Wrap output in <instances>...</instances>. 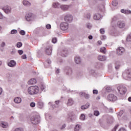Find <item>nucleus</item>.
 I'll list each match as a JSON object with an SVG mask.
<instances>
[{
  "mask_svg": "<svg viewBox=\"0 0 131 131\" xmlns=\"http://www.w3.org/2000/svg\"><path fill=\"white\" fill-rule=\"evenodd\" d=\"M73 20V16H72L71 14H67L64 17V21H66V22H69L70 23V22H72Z\"/></svg>",
  "mask_w": 131,
  "mask_h": 131,
  "instance_id": "obj_9",
  "label": "nucleus"
},
{
  "mask_svg": "<svg viewBox=\"0 0 131 131\" xmlns=\"http://www.w3.org/2000/svg\"><path fill=\"white\" fill-rule=\"evenodd\" d=\"M16 53V49H13L12 51L11 52V55H14Z\"/></svg>",
  "mask_w": 131,
  "mask_h": 131,
  "instance_id": "obj_50",
  "label": "nucleus"
},
{
  "mask_svg": "<svg viewBox=\"0 0 131 131\" xmlns=\"http://www.w3.org/2000/svg\"><path fill=\"white\" fill-rule=\"evenodd\" d=\"M6 19V17L4 16L2 12H0V19Z\"/></svg>",
  "mask_w": 131,
  "mask_h": 131,
  "instance_id": "obj_40",
  "label": "nucleus"
},
{
  "mask_svg": "<svg viewBox=\"0 0 131 131\" xmlns=\"http://www.w3.org/2000/svg\"><path fill=\"white\" fill-rule=\"evenodd\" d=\"M69 27V25L66 22H63L60 24V28L61 30H67Z\"/></svg>",
  "mask_w": 131,
  "mask_h": 131,
  "instance_id": "obj_6",
  "label": "nucleus"
},
{
  "mask_svg": "<svg viewBox=\"0 0 131 131\" xmlns=\"http://www.w3.org/2000/svg\"><path fill=\"white\" fill-rule=\"evenodd\" d=\"M40 88L41 91H43L46 89V86H45V85L42 84L40 85Z\"/></svg>",
  "mask_w": 131,
  "mask_h": 131,
  "instance_id": "obj_46",
  "label": "nucleus"
},
{
  "mask_svg": "<svg viewBox=\"0 0 131 131\" xmlns=\"http://www.w3.org/2000/svg\"><path fill=\"white\" fill-rule=\"evenodd\" d=\"M60 104V101L57 100L55 101V104L53 105V108H58L59 107V105Z\"/></svg>",
  "mask_w": 131,
  "mask_h": 131,
  "instance_id": "obj_30",
  "label": "nucleus"
},
{
  "mask_svg": "<svg viewBox=\"0 0 131 131\" xmlns=\"http://www.w3.org/2000/svg\"><path fill=\"white\" fill-rule=\"evenodd\" d=\"M28 93L29 95H37L39 93V88L36 85L31 86L28 88Z\"/></svg>",
  "mask_w": 131,
  "mask_h": 131,
  "instance_id": "obj_1",
  "label": "nucleus"
},
{
  "mask_svg": "<svg viewBox=\"0 0 131 131\" xmlns=\"http://www.w3.org/2000/svg\"><path fill=\"white\" fill-rule=\"evenodd\" d=\"M0 125L2 127H3V128H7L9 127V124L6 122H2Z\"/></svg>",
  "mask_w": 131,
  "mask_h": 131,
  "instance_id": "obj_14",
  "label": "nucleus"
},
{
  "mask_svg": "<svg viewBox=\"0 0 131 131\" xmlns=\"http://www.w3.org/2000/svg\"><path fill=\"white\" fill-rule=\"evenodd\" d=\"M74 60L76 64H80L81 63V59L79 56H75Z\"/></svg>",
  "mask_w": 131,
  "mask_h": 131,
  "instance_id": "obj_16",
  "label": "nucleus"
},
{
  "mask_svg": "<svg viewBox=\"0 0 131 131\" xmlns=\"http://www.w3.org/2000/svg\"><path fill=\"white\" fill-rule=\"evenodd\" d=\"M124 52H125V49L123 47H119L117 49L116 53L119 56H121V55H123Z\"/></svg>",
  "mask_w": 131,
  "mask_h": 131,
  "instance_id": "obj_7",
  "label": "nucleus"
},
{
  "mask_svg": "<svg viewBox=\"0 0 131 131\" xmlns=\"http://www.w3.org/2000/svg\"><path fill=\"white\" fill-rule=\"evenodd\" d=\"M121 13H123V14H131L130 10H124V9H121Z\"/></svg>",
  "mask_w": 131,
  "mask_h": 131,
  "instance_id": "obj_28",
  "label": "nucleus"
},
{
  "mask_svg": "<svg viewBox=\"0 0 131 131\" xmlns=\"http://www.w3.org/2000/svg\"><path fill=\"white\" fill-rule=\"evenodd\" d=\"M14 101L16 104H20L22 102V99L20 97H16L14 99Z\"/></svg>",
  "mask_w": 131,
  "mask_h": 131,
  "instance_id": "obj_21",
  "label": "nucleus"
},
{
  "mask_svg": "<svg viewBox=\"0 0 131 131\" xmlns=\"http://www.w3.org/2000/svg\"><path fill=\"white\" fill-rule=\"evenodd\" d=\"M74 104V100L72 98H69L67 103V106H72Z\"/></svg>",
  "mask_w": 131,
  "mask_h": 131,
  "instance_id": "obj_13",
  "label": "nucleus"
},
{
  "mask_svg": "<svg viewBox=\"0 0 131 131\" xmlns=\"http://www.w3.org/2000/svg\"><path fill=\"white\" fill-rule=\"evenodd\" d=\"M80 119L81 120H85V115L84 114H82L80 117Z\"/></svg>",
  "mask_w": 131,
  "mask_h": 131,
  "instance_id": "obj_32",
  "label": "nucleus"
},
{
  "mask_svg": "<svg viewBox=\"0 0 131 131\" xmlns=\"http://www.w3.org/2000/svg\"><path fill=\"white\" fill-rule=\"evenodd\" d=\"M67 74L68 75H71V74H72V70L71 69H69V70L67 73Z\"/></svg>",
  "mask_w": 131,
  "mask_h": 131,
  "instance_id": "obj_34",
  "label": "nucleus"
},
{
  "mask_svg": "<svg viewBox=\"0 0 131 131\" xmlns=\"http://www.w3.org/2000/svg\"><path fill=\"white\" fill-rule=\"evenodd\" d=\"M85 18H86V19H88V20H90L91 19V14L88 13L85 15Z\"/></svg>",
  "mask_w": 131,
  "mask_h": 131,
  "instance_id": "obj_36",
  "label": "nucleus"
},
{
  "mask_svg": "<svg viewBox=\"0 0 131 131\" xmlns=\"http://www.w3.org/2000/svg\"><path fill=\"white\" fill-rule=\"evenodd\" d=\"M23 4L24 6H25L26 7H30V6L31 5V4L26 0H24L23 1Z\"/></svg>",
  "mask_w": 131,
  "mask_h": 131,
  "instance_id": "obj_22",
  "label": "nucleus"
},
{
  "mask_svg": "<svg viewBox=\"0 0 131 131\" xmlns=\"http://www.w3.org/2000/svg\"><path fill=\"white\" fill-rule=\"evenodd\" d=\"M60 7L61 4L59 3V2H53L52 4V8H54V9H59Z\"/></svg>",
  "mask_w": 131,
  "mask_h": 131,
  "instance_id": "obj_11",
  "label": "nucleus"
},
{
  "mask_svg": "<svg viewBox=\"0 0 131 131\" xmlns=\"http://www.w3.org/2000/svg\"><path fill=\"white\" fill-rule=\"evenodd\" d=\"M85 94V93L82 92L79 93V96L80 97H84Z\"/></svg>",
  "mask_w": 131,
  "mask_h": 131,
  "instance_id": "obj_43",
  "label": "nucleus"
},
{
  "mask_svg": "<svg viewBox=\"0 0 131 131\" xmlns=\"http://www.w3.org/2000/svg\"><path fill=\"white\" fill-rule=\"evenodd\" d=\"M117 26L119 28H124V27H125V22L123 21H118L117 23Z\"/></svg>",
  "mask_w": 131,
  "mask_h": 131,
  "instance_id": "obj_10",
  "label": "nucleus"
},
{
  "mask_svg": "<svg viewBox=\"0 0 131 131\" xmlns=\"http://www.w3.org/2000/svg\"><path fill=\"white\" fill-rule=\"evenodd\" d=\"M37 105L38 108H39L40 109H42V108H43V102L41 101L38 102Z\"/></svg>",
  "mask_w": 131,
  "mask_h": 131,
  "instance_id": "obj_27",
  "label": "nucleus"
},
{
  "mask_svg": "<svg viewBox=\"0 0 131 131\" xmlns=\"http://www.w3.org/2000/svg\"><path fill=\"white\" fill-rule=\"evenodd\" d=\"M100 53L102 54H106V48L105 47H101L100 49Z\"/></svg>",
  "mask_w": 131,
  "mask_h": 131,
  "instance_id": "obj_31",
  "label": "nucleus"
},
{
  "mask_svg": "<svg viewBox=\"0 0 131 131\" xmlns=\"http://www.w3.org/2000/svg\"><path fill=\"white\" fill-rule=\"evenodd\" d=\"M19 34H20L21 35H25V31L21 30L19 32Z\"/></svg>",
  "mask_w": 131,
  "mask_h": 131,
  "instance_id": "obj_44",
  "label": "nucleus"
},
{
  "mask_svg": "<svg viewBox=\"0 0 131 131\" xmlns=\"http://www.w3.org/2000/svg\"><path fill=\"white\" fill-rule=\"evenodd\" d=\"M88 38H89V39H93V36L92 35L89 36Z\"/></svg>",
  "mask_w": 131,
  "mask_h": 131,
  "instance_id": "obj_64",
  "label": "nucleus"
},
{
  "mask_svg": "<svg viewBox=\"0 0 131 131\" xmlns=\"http://www.w3.org/2000/svg\"><path fill=\"white\" fill-rule=\"evenodd\" d=\"M60 69H57L56 71V73L57 74H59V73H60Z\"/></svg>",
  "mask_w": 131,
  "mask_h": 131,
  "instance_id": "obj_61",
  "label": "nucleus"
},
{
  "mask_svg": "<svg viewBox=\"0 0 131 131\" xmlns=\"http://www.w3.org/2000/svg\"><path fill=\"white\" fill-rule=\"evenodd\" d=\"M86 27H87V28H89V29H91V28H92L93 26L90 23H87Z\"/></svg>",
  "mask_w": 131,
  "mask_h": 131,
  "instance_id": "obj_37",
  "label": "nucleus"
},
{
  "mask_svg": "<svg viewBox=\"0 0 131 131\" xmlns=\"http://www.w3.org/2000/svg\"><path fill=\"white\" fill-rule=\"evenodd\" d=\"M98 10L100 12H104L105 11V6L104 5H101L98 7Z\"/></svg>",
  "mask_w": 131,
  "mask_h": 131,
  "instance_id": "obj_29",
  "label": "nucleus"
},
{
  "mask_svg": "<svg viewBox=\"0 0 131 131\" xmlns=\"http://www.w3.org/2000/svg\"><path fill=\"white\" fill-rule=\"evenodd\" d=\"M60 8L61 9V10H62V11H64V12L66 11H68V10H70V9H72V5H60Z\"/></svg>",
  "mask_w": 131,
  "mask_h": 131,
  "instance_id": "obj_5",
  "label": "nucleus"
},
{
  "mask_svg": "<svg viewBox=\"0 0 131 131\" xmlns=\"http://www.w3.org/2000/svg\"><path fill=\"white\" fill-rule=\"evenodd\" d=\"M2 94H3V89L0 88V95H2Z\"/></svg>",
  "mask_w": 131,
  "mask_h": 131,
  "instance_id": "obj_63",
  "label": "nucleus"
},
{
  "mask_svg": "<svg viewBox=\"0 0 131 131\" xmlns=\"http://www.w3.org/2000/svg\"><path fill=\"white\" fill-rule=\"evenodd\" d=\"M47 63H48V64H51V63H52V61L50 59H47Z\"/></svg>",
  "mask_w": 131,
  "mask_h": 131,
  "instance_id": "obj_59",
  "label": "nucleus"
},
{
  "mask_svg": "<svg viewBox=\"0 0 131 131\" xmlns=\"http://www.w3.org/2000/svg\"><path fill=\"white\" fill-rule=\"evenodd\" d=\"M100 33H101L102 34H104L105 33V30L104 29H101L100 30Z\"/></svg>",
  "mask_w": 131,
  "mask_h": 131,
  "instance_id": "obj_52",
  "label": "nucleus"
},
{
  "mask_svg": "<svg viewBox=\"0 0 131 131\" xmlns=\"http://www.w3.org/2000/svg\"><path fill=\"white\" fill-rule=\"evenodd\" d=\"M98 59L99 61H106L107 57H106V56H105L99 55L98 56Z\"/></svg>",
  "mask_w": 131,
  "mask_h": 131,
  "instance_id": "obj_20",
  "label": "nucleus"
},
{
  "mask_svg": "<svg viewBox=\"0 0 131 131\" xmlns=\"http://www.w3.org/2000/svg\"><path fill=\"white\" fill-rule=\"evenodd\" d=\"M118 127V125L115 126L114 128L112 129V131H116V129H117Z\"/></svg>",
  "mask_w": 131,
  "mask_h": 131,
  "instance_id": "obj_56",
  "label": "nucleus"
},
{
  "mask_svg": "<svg viewBox=\"0 0 131 131\" xmlns=\"http://www.w3.org/2000/svg\"><path fill=\"white\" fill-rule=\"evenodd\" d=\"M90 106H91V104L90 103H87L85 105L81 106V108L82 110H84L88 109Z\"/></svg>",
  "mask_w": 131,
  "mask_h": 131,
  "instance_id": "obj_24",
  "label": "nucleus"
},
{
  "mask_svg": "<svg viewBox=\"0 0 131 131\" xmlns=\"http://www.w3.org/2000/svg\"><path fill=\"white\" fill-rule=\"evenodd\" d=\"M127 41H131V34H130L126 38Z\"/></svg>",
  "mask_w": 131,
  "mask_h": 131,
  "instance_id": "obj_39",
  "label": "nucleus"
},
{
  "mask_svg": "<svg viewBox=\"0 0 131 131\" xmlns=\"http://www.w3.org/2000/svg\"><path fill=\"white\" fill-rule=\"evenodd\" d=\"M101 17H102V16L101 15V14H100L99 13H96L94 15V20H100L101 19Z\"/></svg>",
  "mask_w": 131,
  "mask_h": 131,
  "instance_id": "obj_18",
  "label": "nucleus"
},
{
  "mask_svg": "<svg viewBox=\"0 0 131 131\" xmlns=\"http://www.w3.org/2000/svg\"><path fill=\"white\" fill-rule=\"evenodd\" d=\"M52 42H53V43H56V42H57V38H53Z\"/></svg>",
  "mask_w": 131,
  "mask_h": 131,
  "instance_id": "obj_47",
  "label": "nucleus"
},
{
  "mask_svg": "<svg viewBox=\"0 0 131 131\" xmlns=\"http://www.w3.org/2000/svg\"><path fill=\"white\" fill-rule=\"evenodd\" d=\"M116 20H117V17H114L113 18V21H112V24H114V21H116Z\"/></svg>",
  "mask_w": 131,
  "mask_h": 131,
  "instance_id": "obj_54",
  "label": "nucleus"
},
{
  "mask_svg": "<svg viewBox=\"0 0 131 131\" xmlns=\"http://www.w3.org/2000/svg\"><path fill=\"white\" fill-rule=\"evenodd\" d=\"M1 46L2 48H4V47H5V46H6V43H5V42H2Z\"/></svg>",
  "mask_w": 131,
  "mask_h": 131,
  "instance_id": "obj_58",
  "label": "nucleus"
},
{
  "mask_svg": "<svg viewBox=\"0 0 131 131\" xmlns=\"http://www.w3.org/2000/svg\"><path fill=\"white\" fill-rule=\"evenodd\" d=\"M84 97L85 98V99H90V95L85 93Z\"/></svg>",
  "mask_w": 131,
  "mask_h": 131,
  "instance_id": "obj_45",
  "label": "nucleus"
},
{
  "mask_svg": "<svg viewBox=\"0 0 131 131\" xmlns=\"http://www.w3.org/2000/svg\"><path fill=\"white\" fill-rule=\"evenodd\" d=\"M107 99L111 102H115L117 100V97L114 94H110L107 96Z\"/></svg>",
  "mask_w": 131,
  "mask_h": 131,
  "instance_id": "obj_8",
  "label": "nucleus"
},
{
  "mask_svg": "<svg viewBox=\"0 0 131 131\" xmlns=\"http://www.w3.org/2000/svg\"><path fill=\"white\" fill-rule=\"evenodd\" d=\"M36 83V79L35 78H32L28 81V84H35Z\"/></svg>",
  "mask_w": 131,
  "mask_h": 131,
  "instance_id": "obj_17",
  "label": "nucleus"
},
{
  "mask_svg": "<svg viewBox=\"0 0 131 131\" xmlns=\"http://www.w3.org/2000/svg\"><path fill=\"white\" fill-rule=\"evenodd\" d=\"M80 128H81V125L79 124H77L75 125L74 127V130L75 131H79L80 130Z\"/></svg>",
  "mask_w": 131,
  "mask_h": 131,
  "instance_id": "obj_26",
  "label": "nucleus"
},
{
  "mask_svg": "<svg viewBox=\"0 0 131 131\" xmlns=\"http://www.w3.org/2000/svg\"><path fill=\"white\" fill-rule=\"evenodd\" d=\"M16 63L15 60H10L8 63V66L9 67H15L16 66Z\"/></svg>",
  "mask_w": 131,
  "mask_h": 131,
  "instance_id": "obj_12",
  "label": "nucleus"
},
{
  "mask_svg": "<svg viewBox=\"0 0 131 131\" xmlns=\"http://www.w3.org/2000/svg\"><path fill=\"white\" fill-rule=\"evenodd\" d=\"M14 131H21L20 128H16Z\"/></svg>",
  "mask_w": 131,
  "mask_h": 131,
  "instance_id": "obj_62",
  "label": "nucleus"
},
{
  "mask_svg": "<svg viewBox=\"0 0 131 131\" xmlns=\"http://www.w3.org/2000/svg\"><path fill=\"white\" fill-rule=\"evenodd\" d=\"M63 57H66L68 54V51H64L63 52Z\"/></svg>",
  "mask_w": 131,
  "mask_h": 131,
  "instance_id": "obj_42",
  "label": "nucleus"
},
{
  "mask_svg": "<svg viewBox=\"0 0 131 131\" xmlns=\"http://www.w3.org/2000/svg\"><path fill=\"white\" fill-rule=\"evenodd\" d=\"M119 67H120V62L119 61H117L115 62V68L116 70L119 69Z\"/></svg>",
  "mask_w": 131,
  "mask_h": 131,
  "instance_id": "obj_25",
  "label": "nucleus"
},
{
  "mask_svg": "<svg viewBox=\"0 0 131 131\" xmlns=\"http://www.w3.org/2000/svg\"><path fill=\"white\" fill-rule=\"evenodd\" d=\"M126 75L127 78H131V69H128L126 71Z\"/></svg>",
  "mask_w": 131,
  "mask_h": 131,
  "instance_id": "obj_23",
  "label": "nucleus"
},
{
  "mask_svg": "<svg viewBox=\"0 0 131 131\" xmlns=\"http://www.w3.org/2000/svg\"><path fill=\"white\" fill-rule=\"evenodd\" d=\"M46 52L47 54V55H52V47H47L46 49Z\"/></svg>",
  "mask_w": 131,
  "mask_h": 131,
  "instance_id": "obj_19",
  "label": "nucleus"
},
{
  "mask_svg": "<svg viewBox=\"0 0 131 131\" xmlns=\"http://www.w3.org/2000/svg\"><path fill=\"white\" fill-rule=\"evenodd\" d=\"M117 89L120 95H124L126 93V88L122 85L118 86Z\"/></svg>",
  "mask_w": 131,
  "mask_h": 131,
  "instance_id": "obj_3",
  "label": "nucleus"
},
{
  "mask_svg": "<svg viewBox=\"0 0 131 131\" xmlns=\"http://www.w3.org/2000/svg\"><path fill=\"white\" fill-rule=\"evenodd\" d=\"M2 10L4 11V12L5 13V14H11L12 13V8L11 6L6 5L4 6V7L2 8Z\"/></svg>",
  "mask_w": 131,
  "mask_h": 131,
  "instance_id": "obj_4",
  "label": "nucleus"
},
{
  "mask_svg": "<svg viewBox=\"0 0 131 131\" xmlns=\"http://www.w3.org/2000/svg\"><path fill=\"white\" fill-rule=\"evenodd\" d=\"M17 33V30H12L11 32H10V34H16Z\"/></svg>",
  "mask_w": 131,
  "mask_h": 131,
  "instance_id": "obj_35",
  "label": "nucleus"
},
{
  "mask_svg": "<svg viewBox=\"0 0 131 131\" xmlns=\"http://www.w3.org/2000/svg\"><path fill=\"white\" fill-rule=\"evenodd\" d=\"M100 38H101V40H105L106 39V38H107V37L105 35H102L100 37Z\"/></svg>",
  "mask_w": 131,
  "mask_h": 131,
  "instance_id": "obj_41",
  "label": "nucleus"
},
{
  "mask_svg": "<svg viewBox=\"0 0 131 131\" xmlns=\"http://www.w3.org/2000/svg\"><path fill=\"white\" fill-rule=\"evenodd\" d=\"M31 18H32V13H28L26 15V19L27 21H31Z\"/></svg>",
  "mask_w": 131,
  "mask_h": 131,
  "instance_id": "obj_15",
  "label": "nucleus"
},
{
  "mask_svg": "<svg viewBox=\"0 0 131 131\" xmlns=\"http://www.w3.org/2000/svg\"><path fill=\"white\" fill-rule=\"evenodd\" d=\"M98 90H94L93 91V93L94 95H97V94H98Z\"/></svg>",
  "mask_w": 131,
  "mask_h": 131,
  "instance_id": "obj_53",
  "label": "nucleus"
},
{
  "mask_svg": "<svg viewBox=\"0 0 131 131\" xmlns=\"http://www.w3.org/2000/svg\"><path fill=\"white\" fill-rule=\"evenodd\" d=\"M30 105L31 107H35V103L34 102H31L30 104Z\"/></svg>",
  "mask_w": 131,
  "mask_h": 131,
  "instance_id": "obj_51",
  "label": "nucleus"
},
{
  "mask_svg": "<svg viewBox=\"0 0 131 131\" xmlns=\"http://www.w3.org/2000/svg\"><path fill=\"white\" fill-rule=\"evenodd\" d=\"M16 47L17 48H21V47H22V42H17L16 44Z\"/></svg>",
  "mask_w": 131,
  "mask_h": 131,
  "instance_id": "obj_38",
  "label": "nucleus"
},
{
  "mask_svg": "<svg viewBox=\"0 0 131 131\" xmlns=\"http://www.w3.org/2000/svg\"><path fill=\"white\" fill-rule=\"evenodd\" d=\"M119 131H126V129L125 128L122 127L119 129Z\"/></svg>",
  "mask_w": 131,
  "mask_h": 131,
  "instance_id": "obj_57",
  "label": "nucleus"
},
{
  "mask_svg": "<svg viewBox=\"0 0 131 131\" xmlns=\"http://www.w3.org/2000/svg\"><path fill=\"white\" fill-rule=\"evenodd\" d=\"M46 28L47 29H51V28H52V26H51L50 24H47L46 25Z\"/></svg>",
  "mask_w": 131,
  "mask_h": 131,
  "instance_id": "obj_48",
  "label": "nucleus"
},
{
  "mask_svg": "<svg viewBox=\"0 0 131 131\" xmlns=\"http://www.w3.org/2000/svg\"><path fill=\"white\" fill-rule=\"evenodd\" d=\"M112 5L113 6H114V7H116V6H117L118 4H117V2L116 1H113L112 2Z\"/></svg>",
  "mask_w": 131,
  "mask_h": 131,
  "instance_id": "obj_49",
  "label": "nucleus"
},
{
  "mask_svg": "<svg viewBox=\"0 0 131 131\" xmlns=\"http://www.w3.org/2000/svg\"><path fill=\"white\" fill-rule=\"evenodd\" d=\"M21 58L23 59H26L27 57L26 56V55L24 54V55L21 56Z\"/></svg>",
  "mask_w": 131,
  "mask_h": 131,
  "instance_id": "obj_60",
  "label": "nucleus"
},
{
  "mask_svg": "<svg viewBox=\"0 0 131 131\" xmlns=\"http://www.w3.org/2000/svg\"><path fill=\"white\" fill-rule=\"evenodd\" d=\"M18 53L19 55H23L24 52H23V50H18Z\"/></svg>",
  "mask_w": 131,
  "mask_h": 131,
  "instance_id": "obj_55",
  "label": "nucleus"
},
{
  "mask_svg": "<svg viewBox=\"0 0 131 131\" xmlns=\"http://www.w3.org/2000/svg\"><path fill=\"white\" fill-rule=\"evenodd\" d=\"M30 121L32 124H38L40 121V117L37 115L33 116L30 118Z\"/></svg>",
  "mask_w": 131,
  "mask_h": 131,
  "instance_id": "obj_2",
  "label": "nucleus"
},
{
  "mask_svg": "<svg viewBox=\"0 0 131 131\" xmlns=\"http://www.w3.org/2000/svg\"><path fill=\"white\" fill-rule=\"evenodd\" d=\"M94 115H95V116H99L100 115V112L99 111H95L94 112Z\"/></svg>",
  "mask_w": 131,
  "mask_h": 131,
  "instance_id": "obj_33",
  "label": "nucleus"
}]
</instances>
